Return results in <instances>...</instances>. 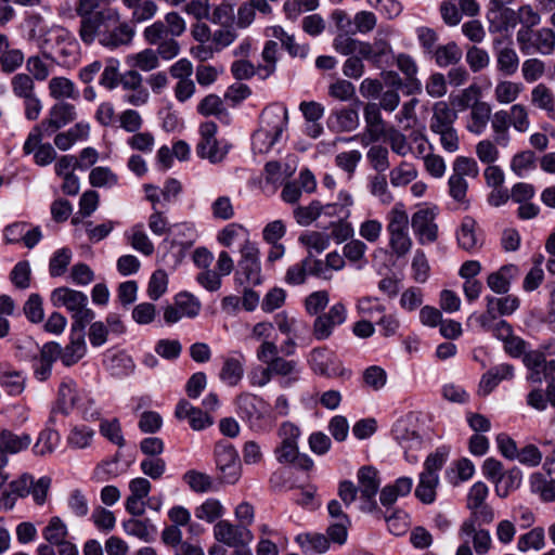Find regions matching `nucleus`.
I'll list each match as a JSON object with an SVG mask.
<instances>
[{"label":"nucleus","instance_id":"obj_14","mask_svg":"<svg viewBox=\"0 0 555 555\" xmlns=\"http://www.w3.org/2000/svg\"><path fill=\"white\" fill-rule=\"evenodd\" d=\"M347 320V308L343 302L334 304L327 312L319 315L313 322V335L318 340L327 339L336 326Z\"/></svg>","mask_w":555,"mask_h":555},{"label":"nucleus","instance_id":"obj_15","mask_svg":"<svg viewBox=\"0 0 555 555\" xmlns=\"http://www.w3.org/2000/svg\"><path fill=\"white\" fill-rule=\"evenodd\" d=\"M380 111L377 103L369 102L364 105L363 117L365 129L364 132L359 135L360 142L364 146L377 142L387 131Z\"/></svg>","mask_w":555,"mask_h":555},{"label":"nucleus","instance_id":"obj_55","mask_svg":"<svg viewBox=\"0 0 555 555\" xmlns=\"http://www.w3.org/2000/svg\"><path fill=\"white\" fill-rule=\"evenodd\" d=\"M0 385L12 396L23 392L25 379L21 372L12 370L5 365H0Z\"/></svg>","mask_w":555,"mask_h":555},{"label":"nucleus","instance_id":"obj_36","mask_svg":"<svg viewBox=\"0 0 555 555\" xmlns=\"http://www.w3.org/2000/svg\"><path fill=\"white\" fill-rule=\"evenodd\" d=\"M336 204L322 206L320 202L312 201L308 206H298L294 209V218L300 225H309L324 211L332 215V210L336 209Z\"/></svg>","mask_w":555,"mask_h":555},{"label":"nucleus","instance_id":"obj_5","mask_svg":"<svg viewBox=\"0 0 555 555\" xmlns=\"http://www.w3.org/2000/svg\"><path fill=\"white\" fill-rule=\"evenodd\" d=\"M215 462L217 478L223 485H235L242 475V465L235 448L225 440L216 443Z\"/></svg>","mask_w":555,"mask_h":555},{"label":"nucleus","instance_id":"obj_28","mask_svg":"<svg viewBox=\"0 0 555 555\" xmlns=\"http://www.w3.org/2000/svg\"><path fill=\"white\" fill-rule=\"evenodd\" d=\"M491 105L488 102L476 103L469 112L466 122L468 132L480 135L487 129L491 118Z\"/></svg>","mask_w":555,"mask_h":555},{"label":"nucleus","instance_id":"obj_51","mask_svg":"<svg viewBox=\"0 0 555 555\" xmlns=\"http://www.w3.org/2000/svg\"><path fill=\"white\" fill-rule=\"evenodd\" d=\"M533 53L550 55L555 50V31L548 27L532 30Z\"/></svg>","mask_w":555,"mask_h":555},{"label":"nucleus","instance_id":"obj_17","mask_svg":"<svg viewBox=\"0 0 555 555\" xmlns=\"http://www.w3.org/2000/svg\"><path fill=\"white\" fill-rule=\"evenodd\" d=\"M281 444L275 449V455L280 463L296 459L298 452L299 428L289 422H284L279 428Z\"/></svg>","mask_w":555,"mask_h":555},{"label":"nucleus","instance_id":"obj_40","mask_svg":"<svg viewBox=\"0 0 555 555\" xmlns=\"http://www.w3.org/2000/svg\"><path fill=\"white\" fill-rule=\"evenodd\" d=\"M306 553L323 554L330 548V540L326 535L318 532H305L295 538Z\"/></svg>","mask_w":555,"mask_h":555},{"label":"nucleus","instance_id":"obj_45","mask_svg":"<svg viewBox=\"0 0 555 555\" xmlns=\"http://www.w3.org/2000/svg\"><path fill=\"white\" fill-rule=\"evenodd\" d=\"M94 435L95 433L91 427L75 425L70 428L66 437V443L74 450L87 449L91 446Z\"/></svg>","mask_w":555,"mask_h":555},{"label":"nucleus","instance_id":"obj_16","mask_svg":"<svg viewBox=\"0 0 555 555\" xmlns=\"http://www.w3.org/2000/svg\"><path fill=\"white\" fill-rule=\"evenodd\" d=\"M76 106L66 101H60L50 107L48 116L41 121V124L42 127L47 128V135H51L59 129L76 120Z\"/></svg>","mask_w":555,"mask_h":555},{"label":"nucleus","instance_id":"obj_31","mask_svg":"<svg viewBox=\"0 0 555 555\" xmlns=\"http://www.w3.org/2000/svg\"><path fill=\"white\" fill-rule=\"evenodd\" d=\"M48 91L49 95L57 102L79 98L75 82L64 76L52 77L48 82Z\"/></svg>","mask_w":555,"mask_h":555},{"label":"nucleus","instance_id":"obj_34","mask_svg":"<svg viewBox=\"0 0 555 555\" xmlns=\"http://www.w3.org/2000/svg\"><path fill=\"white\" fill-rule=\"evenodd\" d=\"M217 242L223 247L231 248L234 244L242 242V245L253 243L249 240V231L240 223H228L217 233Z\"/></svg>","mask_w":555,"mask_h":555},{"label":"nucleus","instance_id":"obj_30","mask_svg":"<svg viewBox=\"0 0 555 555\" xmlns=\"http://www.w3.org/2000/svg\"><path fill=\"white\" fill-rule=\"evenodd\" d=\"M33 477L28 474L22 475L18 479L13 480L9 487V492H3L0 498V507L4 509H12L15 500L29 494L30 487L33 486Z\"/></svg>","mask_w":555,"mask_h":555},{"label":"nucleus","instance_id":"obj_4","mask_svg":"<svg viewBox=\"0 0 555 555\" xmlns=\"http://www.w3.org/2000/svg\"><path fill=\"white\" fill-rule=\"evenodd\" d=\"M238 414L256 433H264L272 426L269 404L253 393H242L236 399Z\"/></svg>","mask_w":555,"mask_h":555},{"label":"nucleus","instance_id":"obj_52","mask_svg":"<svg viewBox=\"0 0 555 555\" xmlns=\"http://www.w3.org/2000/svg\"><path fill=\"white\" fill-rule=\"evenodd\" d=\"M388 235L409 232V216L402 204L395 205L387 214Z\"/></svg>","mask_w":555,"mask_h":555},{"label":"nucleus","instance_id":"obj_48","mask_svg":"<svg viewBox=\"0 0 555 555\" xmlns=\"http://www.w3.org/2000/svg\"><path fill=\"white\" fill-rule=\"evenodd\" d=\"M487 308L490 312L493 311L495 315H511L520 306V300L517 296L507 295L504 297L487 296Z\"/></svg>","mask_w":555,"mask_h":555},{"label":"nucleus","instance_id":"obj_12","mask_svg":"<svg viewBox=\"0 0 555 555\" xmlns=\"http://www.w3.org/2000/svg\"><path fill=\"white\" fill-rule=\"evenodd\" d=\"M436 211L433 208H421L412 215L411 225L421 245L435 243L438 238Z\"/></svg>","mask_w":555,"mask_h":555},{"label":"nucleus","instance_id":"obj_47","mask_svg":"<svg viewBox=\"0 0 555 555\" xmlns=\"http://www.w3.org/2000/svg\"><path fill=\"white\" fill-rule=\"evenodd\" d=\"M522 481V472L518 467H513L504 472L495 482V493L500 498H506L511 492L517 490Z\"/></svg>","mask_w":555,"mask_h":555},{"label":"nucleus","instance_id":"obj_32","mask_svg":"<svg viewBox=\"0 0 555 555\" xmlns=\"http://www.w3.org/2000/svg\"><path fill=\"white\" fill-rule=\"evenodd\" d=\"M90 126L85 122H77L68 130L59 132L53 140L54 145L60 151H68L72 146L78 142L83 141L89 137Z\"/></svg>","mask_w":555,"mask_h":555},{"label":"nucleus","instance_id":"obj_39","mask_svg":"<svg viewBox=\"0 0 555 555\" xmlns=\"http://www.w3.org/2000/svg\"><path fill=\"white\" fill-rule=\"evenodd\" d=\"M463 55L462 49L454 41L438 46L430 56L439 67H447L457 64Z\"/></svg>","mask_w":555,"mask_h":555},{"label":"nucleus","instance_id":"obj_58","mask_svg":"<svg viewBox=\"0 0 555 555\" xmlns=\"http://www.w3.org/2000/svg\"><path fill=\"white\" fill-rule=\"evenodd\" d=\"M128 241L133 249L145 256H151L154 253V244L145 233L142 223L135 224L131 228L128 234Z\"/></svg>","mask_w":555,"mask_h":555},{"label":"nucleus","instance_id":"obj_43","mask_svg":"<svg viewBox=\"0 0 555 555\" xmlns=\"http://www.w3.org/2000/svg\"><path fill=\"white\" fill-rule=\"evenodd\" d=\"M509 114L506 109L496 111L491 120V128L494 133V139L498 145L507 146L511 141L509 135Z\"/></svg>","mask_w":555,"mask_h":555},{"label":"nucleus","instance_id":"obj_42","mask_svg":"<svg viewBox=\"0 0 555 555\" xmlns=\"http://www.w3.org/2000/svg\"><path fill=\"white\" fill-rule=\"evenodd\" d=\"M382 138L388 143L391 152L400 157H404L413 152L409 138L393 126L387 128Z\"/></svg>","mask_w":555,"mask_h":555},{"label":"nucleus","instance_id":"obj_37","mask_svg":"<svg viewBox=\"0 0 555 555\" xmlns=\"http://www.w3.org/2000/svg\"><path fill=\"white\" fill-rule=\"evenodd\" d=\"M522 91L524 86L521 82L499 80L493 90V98L499 104L507 105L514 103Z\"/></svg>","mask_w":555,"mask_h":555},{"label":"nucleus","instance_id":"obj_24","mask_svg":"<svg viewBox=\"0 0 555 555\" xmlns=\"http://www.w3.org/2000/svg\"><path fill=\"white\" fill-rule=\"evenodd\" d=\"M433 115L429 121L431 132L454 127L457 119V112L446 101H438L433 105Z\"/></svg>","mask_w":555,"mask_h":555},{"label":"nucleus","instance_id":"obj_29","mask_svg":"<svg viewBox=\"0 0 555 555\" xmlns=\"http://www.w3.org/2000/svg\"><path fill=\"white\" fill-rule=\"evenodd\" d=\"M519 273L515 264H506L487 278L488 287L496 294H506L511 288V282Z\"/></svg>","mask_w":555,"mask_h":555},{"label":"nucleus","instance_id":"obj_44","mask_svg":"<svg viewBox=\"0 0 555 555\" xmlns=\"http://www.w3.org/2000/svg\"><path fill=\"white\" fill-rule=\"evenodd\" d=\"M367 190L370 194L376 197L383 205H389L393 201V195L388 188V182L384 173H375L367 177Z\"/></svg>","mask_w":555,"mask_h":555},{"label":"nucleus","instance_id":"obj_22","mask_svg":"<svg viewBox=\"0 0 555 555\" xmlns=\"http://www.w3.org/2000/svg\"><path fill=\"white\" fill-rule=\"evenodd\" d=\"M264 15L272 13V7L267 0H246L240 4L235 25L238 29L248 28L256 20V12Z\"/></svg>","mask_w":555,"mask_h":555},{"label":"nucleus","instance_id":"obj_2","mask_svg":"<svg viewBox=\"0 0 555 555\" xmlns=\"http://www.w3.org/2000/svg\"><path fill=\"white\" fill-rule=\"evenodd\" d=\"M288 122V112L283 105L267 107L260 117V127L253 135V150L256 153H268L278 143Z\"/></svg>","mask_w":555,"mask_h":555},{"label":"nucleus","instance_id":"obj_63","mask_svg":"<svg viewBox=\"0 0 555 555\" xmlns=\"http://www.w3.org/2000/svg\"><path fill=\"white\" fill-rule=\"evenodd\" d=\"M545 545V534L542 527H535L529 532L521 534L517 541V548L520 552L530 550L540 551Z\"/></svg>","mask_w":555,"mask_h":555},{"label":"nucleus","instance_id":"obj_60","mask_svg":"<svg viewBox=\"0 0 555 555\" xmlns=\"http://www.w3.org/2000/svg\"><path fill=\"white\" fill-rule=\"evenodd\" d=\"M59 443L60 434L56 430L47 427L39 434V437L34 446V452L40 456L51 454L55 451Z\"/></svg>","mask_w":555,"mask_h":555},{"label":"nucleus","instance_id":"obj_46","mask_svg":"<svg viewBox=\"0 0 555 555\" xmlns=\"http://www.w3.org/2000/svg\"><path fill=\"white\" fill-rule=\"evenodd\" d=\"M531 104L542 111L552 113L555 111V94L545 83H538L530 93Z\"/></svg>","mask_w":555,"mask_h":555},{"label":"nucleus","instance_id":"obj_21","mask_svg":"<svg viewBox=\"0 0 555 555\" xmlns=\"http://www.w3.org/2000/svg\"><path fill=\"white\" fill-rule=\"evenodd\" d=\"M30 444L31 437L26 433L17 435L9 429L0 431V456L5 463H9V455L17 454Z\"/></svg>","mask_w":555,"mask_h":555},{"label":"nucleus","instance_id":"obj_61","mask_svg":"<svg viewBox=\"0 0 555 555\" xmlns=\"http://www.w3.org/2000/svg\"><path fill=\"white\" fill-rule=\"evenodd\" d=\"M449 195L463 209L469 207V199L467 197L468 182L465 178L460 176H450L448 180Z\"/></svg>","mask_w":555,"mask_h":555},{"label":"nucleus","instance_id":"obj_25","mask_svg":"<svg viewBox=\"0 0 555 555\" xmlns=\"http://www.w3.org/2000/svg\"><path fill=\"white\" fill-rule=\"evenodd\" d=\"M245 357L243 353L227 357L223 360L219 378L228 386L234 387L240 384L244 376Z\"/></svg>","mask_w":555,"mask_h":555},{"label":"nucleus","instance_id":"obj_23","mask_svg":"<svg viewBox=\"0 0 555 555\" xmlns=\"http://www.w3.org/2000/svg\"><path fill=\"white\" fill-rule=\"evenodd\" d=\"M327 125L335 131H353L360 125L359 113L356 108L352 107H343L332 111L327 119Z\"/></svg>","mask_w":555,"mask_h":555},{"label":"nucleus","instance_id":"obj_11","mask_svg":"<svg viewBox=\"0 0 555 555\" xmlns=\"http://www.w3.org/2000/svg\"><path fill=\"white\" fill-rule=\"evenodd\" d=\"M358 490L362 500L361 509L364 512H374L377 508L375 495L380 486L378 472L372 466H363L358 472Z\"/></svg>","mask_w":555,"mask_h":555},{"label":"nucleus","instance_id":"obj_26","mask_svg":"<svg viewBox=\"0 0 555 555\" xmlns=\"http://www.w3.org/2000/svg\"><path fill=\"white\" fill-rule=\"evenodd\" d=\"M514 366L508 363L499 364L490 369L483 374L480 384L479 391L487 396L489 395L502 380L512 379L514 377Z\"/></svg>","mask_w":555,"mask_h":555},{"label":"nucleus","instance_id":"obj_49","mask_svg":"<svg viewBox=\"0 0 555 555\" xmlns=\"http://www.w3.org/2000/svg\"><path fill=\"white\" fill-rule=\"evenodd\" d=\"M130 67L138 68L142 72H151L159 66V59L153 49H144L140 52L129 54L126 59Z\"/></svg>","mask_w":555,"mask_h":555},{"label":"nucleus","instance_id":"obj_3","mask_svg":"<svg viewBox=\"0 0 555 555\" xmlns=\"http://www.w3.org/2000/svg\"><path fill=\"white\" fill-rule=\"evenodd\" d=\"M50 301L55 308L64 307L74 319L73 330H83L87 323L94 319V312L88 308V297L85 293L66 286L51 292Z\"/></svg>","mask_w":555,"mask_h":555},{"label":"nucleus","instance_id":"obj_13","mask_svg":"<svg viewBox=\"0 0 555 555\" xmlns=\"http://www.w3.org/2000/svg\"><path fill=\"white\" fill-rule=\"evenodd\" d=\"M215 539L230 547H238L240 545H248L254 535L251 531L241 525H234L229 520H219L214 526Z\"/></svg>","mask_w":555,"mask_h":555},{"label":"nucleus","instance_id":"obj_1","mask_svg":"<svg viewBox=\"0 0 555 555\" xmlns=\"http://www.w3.org/2000/svg\"><path fill=\"white\" fill-rule=\"evenodd\" d=\"M134 37V29L125 21L116 9H104L99 20L89 21L85 25L83 35L80 37L86 44L98 41L102 47L116 50L129 46Z\"/></svg>","mask_w":555,"mask_h":555},{"label":"nucleus","instance_id":"obj_19","mask_svg":"<svg viewBox=\"0 0 555 555\" xmlns=\"http://www.w3.org/2000/svg\"><path fill=\"white\" fill-rule=\"evenodd\" d=\"M270 370L273 376L280 377V386L284 389L293 387L301 378V369L297 361L283 357L270 361Z\"/></svg>","mask_w":555,"mask_h":555},{"label":"nucleus","instance_id":"obj_50","mask_svg":"<svg viewBox=\"0 0 555 555\" xmlns=\"http://www.w3.org/2000/svg\"><path fill=\"white\" fill-rule=\"evenodd\" d=\"M481 88L477 83H472L459 94L451 96L450 101L452 105L462 112L472 108L476 103H481Z\"/></svg>","mask_w":555,"mask_h":555},{"label":"nucleus","instance_id":"obj_41","mask_svg":"<svg viewBox=\"0 0 555 555\" xmlns=\"http://www.w3.org/2000/svg\"><path fill=\"white\" fill-rule=\"evenodd\" d=\"M530 491L538 494L544 502L555 501V479H547L542 473L535 472L529 477Z\"/></svg>","mask_w":555,"mask_h":555},{"label":"nucleus","instance_id":"obj_35","mask_svg":"<svg viewBox=\"0 0 555 555\" xmlns=\"http://www.w3.org/2000/svg\"><path fill=\"white\" fill-rule=\"evenodd\" d=\"M68 534L66 524L57 516L52 517L42 531L43 538L52 545L59 547V554L65 545H74L66 540Z\"/></svg>","mask_w":555,"mask_h":555},{"label":"nucleus","instance_id":"obj_33","mask_svg":"<svg viewBox=\"0 0 555 555\" xmlns=\"http://www.w3.org/2000/svg\"><path fill=\"white\" fill-rule=\"evenodd\" d=\"M392 435L404 449H417L422 444V438L415 426L404 420L398 421L392 428Z\"/></svg>","mask_w":555,"mask_h":555},{"label":"nucleus","instance_id":"obj_38","mask_svg":"<svg viewBox=\"0 0 555 555\" xmlns=\"http://www.w3.org/2000/svg\"><path fill=\"white\" fill-rule=\"evenodd\" d=\"M122 529L128 535L144 542L153 541L156 534V527L149 519L130 518L122 521Z\"/></svg>","mask_w":555,"mask_h":555},{"label":"nucleus","instance_id":"obj_57","mask_svg":"<svg viewBox=\"0 0 555 555\" xmlns=\"http://www.w3.org/2000/svg\"><path fill=\"white\" fill-rule=\"evenodd\" d=\"M225 513V508L218 499H207L195 508V517L211 524L220 519Z\"/></svg>","mask_w":555,"mask_h":555},{"label":"nucleus","instance_id":"obj_64","mask_svg":"<svg viewBox=\"0 0 555 555\" xmlns=\"http://www.w3.org/2000/svg\"><path fill=\"white\" fill-rule=\"evenodd\" d=\"M366 158L377 173H384L390 167L389 151L383 145H372L366 153Z\"/></svg>","mask_w":555,"mask_h":555},{"label":"nucleus","instance_id":"obj_62","mask_svg":"<svg viewBox=\"0 0 555 555\" xmlns=\"http://www.w3.org/2000/svg\"><path fill=\"white\" fill-rule=\"evenodd\" d=\"M89 183L93 188L111 189L118 184V176L106 166H98L89 173Z\"/></svg>","mask_w":555,"mask_h":555},{"label":"nucleus","instance_id":"obj_53","mask_svg":"<svg viewBox=\"0 0 555 555\" xmlns=\"http://www.w3.org/2000/svg\"><path fill=\"white\" fill-rule=\"evenodd\" d=\"M101 0H77L75 11L80 16L79 37L83 35L85 25L89 21L95 22L102 14V10L96 11L100 8Z\"/></svg>","mask_w":555,"mask_h":555},{"label":"nucleus","instance_id":"obj_56","mask_svg":"<svg viewBox=\"0 0 555 555\" xmlns=\"http://www.w3.org/2000/svg\"><path fill=\"white\" fill-rule=\"evenodd\" d=\"M519 67V56L515 49L505 47L496 52V68L505 76H513Z\"/></svg>","mask_w":555,"mask_h":555},{"label":"nucleus","instance_id":"obj_54","mask_svg":"<svg viewBox=\"0 0 555 555\" xmlns=\"http://www.w3.org/2000/svg\"><path fill=\"white\" fill-rule=\"evenodd\" d=\"M418 176L416 167L409 162H401L389 172L390 183L395 188L405 186L413 182Z\"/></svg>","mask_w":555,"mask_h":555},{"label":"nucleus","instance_id":"obj_8","mask_svg":"<svg viewBox=\"0 0 555 555\" xmlns=\"http://www.w3.org/2000/svg\"><path fill=\"white\" fill-rule=\"evenodd\" d=\"M528 370L527 380L531 384H541L543 379L555 383V360H546L540 350H529L522 358Z\"/></svg>","mask_w":555,"mask_h":555},{"label":"nucleus","instance_id":"obj_9","mask_svg":"<svg viewBox=\"0 0 555 555\" xmlns=\"http://www.w3.org/2000/svg\"><path fill=\"white\" fill-rule=\"evenodd\" d=\"M241 258L238 260L237 275L244 276L249 285H259L262 282L260 251L256 243H247L240 247Z\"/></svg>","mask_w":555,"mask_h":555},{"label":"nucleus","instance_id":"obj_6","mask_svg":"<svg viewBox=\"0 0 555 555\" xmlns=\"http://www.w3.org/2000/svg\"><path fill=\"white\" fill-rule=\"evenodd\" d=\"M217 129V125L212 121L201 124L199 140L196 145L197 156L212 164L222 162L228 153L227 146L216 138Z\"/></svg>","mask_w":555,"mask_h":555},{"label":"nucleus","instance_id":"obj_18","mask_svg":"<svg viewBox=\"0 0 555 555\" xmlns=\"http://www.w3.org/2000/svg\"><path fill=\"white\" fill-rule=\"evenodd\" d=\"M506 0H489L487 20L495 30H508L517 25L516 10L505 5Z\"/></svg>","mask_w":555,"mask_h":555},{"label":"nucleus","instance_id":"obj_7","mask_svg":"<svg viewBox=\"0 0 555 555\" xmlns=\"http://www.w3.org/2000/svg\"><path fill=\"white\" fill-rule=\"evenodd\" d=\"M85 391L78 388L75 380L70 378H64L60 384L57 391V399L53 408L51 409L50 416L48 420L49 425L56 423V415L61 414L67 416L80 403L81 398L85 396Z\"/></svg>","mask_w":555,"mask_h":555},{"label":"nucleus","instance_id":"obj_59","mask_svg":"<svg viewBox=\"0 0 555 555\" xmlns=\"http://www.w3.org/2000/svg\"><path fill=\"white\" fill-rule=\"evenodd\" d=\"M439 483L438 475L421 473L420 481L415 489V495L425 504H430L436 499V489Z\"/></svg>","mask_w":555,"mask_h":555},{"label":"nucleus","instance_id":"obj_27","mask_svg":"<svg viewBox=\"0 0 555 555\" xmlns=\"http://www.w3.org/2000/svg\"><path fill=\"white\" fill-rule=\"evenodd\" d=\"M87 352L83 330L72 328L70 341L65 348H62V363L65 366H72L81 360Z\"/></svg>","mask_w":555,"mask_h":555},{"label":"nucleus","instance_id":"obj_20","mask_svg":"<svg viewBox=\"0 0 555 555\" xmlns=\"http://www.w3.org/2000/svg\"><path fill=\"white\" fill-rule=\"evenodd\" d=\"M456 240L461 248L467 251H475L482 245L481 232L477 221L470 217L465 216L456 232Z\"/></svg>","mask_w":555,"mask_h":555},{"label":"nucleus","instance_id":"obj_10","mask_svg":"<svg viewBox=\"0 0 555 555\" xmlns=\"http://www.w3.org/2000/svg\"><path fill=\"white\" fill-rule=\"evenodd\" d=\"M311 371L325 377L350 376V371L341 366L333 352L326 348H314L308 357Z\"/></svg>","mask_w":555,"mask_h":555}]
</instances>
